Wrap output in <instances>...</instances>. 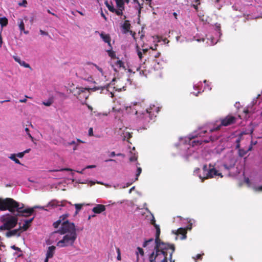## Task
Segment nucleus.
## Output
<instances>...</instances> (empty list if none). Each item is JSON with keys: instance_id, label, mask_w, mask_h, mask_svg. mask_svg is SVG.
<instances>
[{"instance_id": "1", "label": "nucleus", "mask_w": 262, "mask_h": 262, "mask_svg": "<svg viewBox=\"0 0 262 262\" xmlns=\"http://www.w3.org/2000/svg\"><path fill=\"white\" fill-rule=\"evenodd\" d=\"M4 206L2 208L3 209H8L11 213L17 212L16 216L28 217L32 215L34 211V208H25L23 204H20L18 202L12 198H7L6 201L3 203Z\"/></svg>"}, {"instance_id": "2", "label": "nucleus", "mask_w": 262, "mask_h": 262, "mask_svg": "<svg viewBox=\"0 0 262 262\" xmlns=\"http://www.w3.org/2000/svg\"><path fill=\"white\" fill-rule=\"evenodd\" d=\"M156 230V237L155 239V246L154 250L168 252L170 257L172 255L175 251V246L173 244L165 243L160 239L161 233L160 228L158 225H155Z\"/></svg>"}, {"instance_id": "3", "label": "nucleus", "mask_w": 262, "mask_h": 262, "mask_svg": "<svg viewBox=\"0 0 262 262\" xmlns=\"http://www.w3.org/2000/svg\"><path fill=\"white\" fill-rule=\"evenodd\" d=\"M104 89V87L95 86L93 88H84L83 87H76L70 89V92L76 97V98L81 102V104H86V100L88 99L90 91H96L97 90Z\"/></svg>"}, {"instance_id": "4", "label": "nucleus", "mask_w": 262, "mask_h": 262, "mask_svg": "<svg viewBox=\"0 0 262 262\" xmlns=\"http://www.w3.org/2000/svg\"><path fill=\"white\" fill-rule=\"evenodd\" d=\"M149 262H175L172 259V255L170 257L168 252L154 250L149 255Z\"/></svg>"}, {"instance_id": "5", "label": "nucleus", "mask_w": 262, "mask_h": 262, "mask_svg": "<svg viewBox=\"0 0 262 262\" xmlns=\"http://www.w3.org/2000/svg\"><path fill=\"white\" fill-rule=\"evenodd\" d=\"M1 221L3 223V225L0 226V231L10 230L15 227L17 225L18 217L16 214L12 215L10 214H7L1 217Z\"/></svg>"}, {"instance_id": "6", "label": "nucleus", "mask_w": 262, "mask_h": 262, "mask_svg": "<svg viewBox=\"0 0 262 262\" xmlns=\"http://www.w3.org/2000/svg\"><path fill=\"white\" fill-rule=\"evenodd\" d=\"M135 110H136V114H141V118L143 120V122L145 123H149L151 121H155L157 114L159 111V108L155 105L150 106L149 108L146 109L142 113L139 110H137V108H135Z\"/></svg>"}, {"instance_id": "7", "label": "nucleus", "mask_w": 262, "mask_h": 262, "mask_svg": "<svg viewBox=\"0 0 262 262\" xmlns=\"http://www.w3.org/2000/svg\"><path fill=\"white\" fill-rule=\"evenodd\" d=\"M203 176L201 174L198 175L202 182H203L206 179L212 178L214 176L223 177L222 174L216 170L214 166L211 164H209L208 167L207 165H204L203 167Z\"/></svg>"}, {"instance_id": "8", "label": "nucleus", "mask_w": 262, "mask_h": 262, "mask_svg": "<svg viewBox=\"0 0 262 262\" xmlns=\"http://www.w3.org/2000/svg\"><path fill=\"white\" fill-rule=\"evenodd\" d=\"M238 117L233 116L232 114H228L224 118H221V124L215 127H213L210 130V132L212 133L214 131L219 130L222 126H227L232 125L236 122Z\"/></svg>"}, {"instance_id": "9", "label": "nucleus", "mask_w": 262, "mask_h": 262, "mask_svg": "<svg viewBox=\"0 0 262 262\" xmlns=\"http://www.w3.org/2000/svg\"><path fill=\"white\" fill-rule=\"evenodd\" d=\"M56 232L61 235L77 234L75 224L73 223L70 222L68 220L62 223L60 228Z\"/></svg>"}, {"instance_id": "10", "label": "nucleus", "mask_w": 262, "mask_h": 262, "mask_svg": "<svg viewBox=\"0 0 262 262\" xmlns=\"http://www.w3.org/2000/svg\"><path fill=\"white\" fill-rule=\"evenodd\" d=\"M77 236V234H65L62 239L57 242V246L61 248L72 246L74 245Z\"/></svg>"}, {"instance_id": "11", "label": "nucleus", "mask_w": 262, "mask_h": 262, "mask_svg": "<svg viewBox=\"0 0 262 262\" xmlns=\"http://www.w3.org/2000/svg\"><path fill=\"white\" fill-rule=\"evenodd\" d=\"M8 231L6 233V236L7 237H10L13 236L17 235V236H19L21 233V228H18V229H15L13 230H8Z\"/></svg>"}, {"instance_id": "12", "label": "nucleus", "mask_w": 262, "mask_h": 262, "mask_svg": "<svg viewBox=\"0 0 262 262\" xmlns=\"http://www.w3.org/2000/svg\"><path fill=\"white\" fill-rule=\"evenodd\" d=\"M100 36L101 38L103 39V40L108 44V45L111 47V49H112L111 41V38L109 34H106L104 33L103 32H101L100 34Z\"/></svg>"}, {"instance_id": "13", "label": "nucleus", "mask_w": 262, "mask_h": 262, "mask_svg": "<svg viewBox=\"0 0 262 262\" xmlns=\"http://www.w3.org/2000/svg\"><path fill=\"white\" fill-rule=\"evenodd\" d=\"M105 210V206L102 204H97L93 208V211L95 213H100Z\"/></svg>"}, {"instance_id": "14", "label": "nucleus", "mask_w": 262, "mask_h": 262, "mask_svg": "<svg viewBox=\"0 0 262 262\" xmlns=\"http://www.w3.org/2000/svg\"><path fill=\"white\" fill-rule=\"evenodd\" d=\"M34 218V217H33L29 220H25V223L24 224V225L22 226H19V228H21V230H22L23 231H27L29 227L30 226V224L33 221Z\"/></svg>"}, {"instance_id": "15", "label": "nucleus", "mask_w": 262, "mask_h": 262, "mask_svg": "<svg viewBox=\"0 0 262 262\" xmlns=\"http://www.w3.org/2000/svg\"><path fill=\"white\" fill-rule=\"evenodd\" d=\"M56 247L54 246H51L48 248L46 253V257L47 258H51L53 257L55 250Z\"/></svg>"}, {"instance_id": "16", "label": "nucleus", "mask_w": 262, "mask_h": 262, "mask_svg": "<svg viewBox=\"0 0 262 262\" xmlns=\"http://www.w3.org/2000/svg\"><path fill=\"white\" fill-rule=\"evenodd\" d=\"M84 141L81 140L80 139H77L76 141H72L68 143V145H73L74 147L73 148V150H76L78 149V146L79 143H84Z\"/></svg>"}, {"instance_id": "17", "label": "nucleus", "mask_w": 262, "mask_h": 262, "mask_svg": "<svg viewBox=\"0 0 262 262\" xmlns=\"http://www.w3.org/2000/svg\"><path fill=\"white\" fill-rule=\"evenodd\" d=\"M176 234H177V235H181L182 237H181V239H184L187 237V230L185 228H180L177 230Z\"/></svg>"}, {"instance_id": "18", "label": "nucleus", "mask_w": 262, "mask_h": 262, "mask_svg": "<svg viewBox=\"0 0 262 262\" xmlns=\"http://www.w3.org/2000/svg\"><path fill=\"white\" fill-rule=\"evenodd\" d=\"M217 139V137H214V136H211L209 138V139L208 140H204L203 141H201V142H200L199 141H193V143H196L197 142L198 144H201L202 142H204L205 143H209L210 141H214L216 140Z\"/></svg>"}, {"instance_id": "19", "label": "nucleus", "mask_w": 262, "mask_h": 262, "mask_svg": "<svg viewBox=\"0 0 262 262\" xmlns=\"http://www.w3.org/2000/svg\"><path fill=\"white\" fill-rule=\"evenodd\" d=\"M20 23L19 24V28L20 30V31H23L24 33L26 34H27L29 33V32L28 31H25V24L24 23V21L22 19L20 20Z\"/></svg>"}, {"instance_id": "20", "label": "nucleus", "mask_w": 262, "mask_h": 262, "mask_svg": "<svg viewBox=\"0 0 262 262\" xmlns=\"http://www.w3.org/2000/svg\"><path fill=\"white\" fill-rule=\"evenodd\" d=\"M122 28L126 32H128L130 28V24L128 20H125L124 24L122 25Z\"/></svg>"}, {"instance_id": "21", "label": "nucleus", "mask_w": 262, "mask_h": 262, "mask_svg": "<svg viewBox=\"0 0 262 262\" xmlns=\"http://www.w3.org/2000/svg\"><path fill=\"white\" fill-rule=\"evenodd\" d=\"M124 9H125V7H123V9H122L121 8H118V9H116L115 8V10L113 12V13H115L118 16L122 15L123 11L124 10Z\"/></svg>"}, {"instance_id": "22", "label": "nucleus", "mask_w": 262, "mask_h": 262, "mask_svg": "<svg viewBox=\"0 0 262 262\" xmlns=\"http://www.w3.org/2000/svg\"><path fill=\"white\" fill-rule=\"evenodd\" d=\"M9 158L13 160L15 163H17V164H20V165H23L19 161V160L16 158V154H11L10 155V156L9 157Z\"/></svg>"}, {"instance_id": "23", "label": "nucleus", "mask_w": 262, "mask_h": 262, "mask_svg": "<svg viewBox=\"0 0 262 262\" xmlns=\"http://www.w3.org/2000/svg\"><path fill=\"white\" fill-rule=\"evenodd\" d=\"M0 24L2 27L6 26L8 24V19L6 17L0 18Z\"/></svg>"}, {"instance_id": "24", "label": "nucleus", "mask_w": 262, "mask_h": 262, "mask_svg": "<svg viewBox=\"0 0 262 262\" xmlns=\"http://www.w3.org/2000/svg\"><path fill=\"white\" fill-rule=\"evenodd\" d=\"M117 8H121L123 9L124 7V0H115Z\"/></svg>"}, {"instance_id": "25", "label": "nucleus", "mask_w": 262, "mask_h": 262, "mask_svg": "<svg viewBox=\"0 0 262 262\" xmlns=\"http://www.w3.org/2000/svg\"><path fill=\"white\" fill-rule=\"evenodd\" d=\"M105 4L106 6L107 7L108 9L111 12H113L114 11L115 8L114 7L112 3H111V4H110L107 1H105Z\"/></svg>"}, {"instance_id": "26", "label": "nucleus", "mask_w": 262, "mask_h": 262, "mask_svg": "<svg viewBox=\"0 0 262 262\" xmlns=\"http://www.w3.org/2000/svg\"><path fill=\"white\" fill-rule=\"evenodd\" d=\"M60 202L57 201H52L49 203V205L51 206H63V205L60 204Z\"/></svg>"}, {"instance_id": "27", "label": "nucleus", "mask_w": 262, "mask_h": 262, "mask_svg": "<svg viewBox=\"0 0 262 262\" xmlns=\"http://www.w3.org/2000/svg\"><path fill=\"white\" fill-rule=\"evenodd\" d=\"M115 65L119 68H121L122 67L125 68L124 67V63L120 60L117 61V62L115 63Z\"/></svg>"}, {"instance_id": "28", "label": "nucleus", "mask_w": 262, "mask_h": 262, "mask_svg": "<svg viewBox=\"0 0 262 262\" xmlns=\"http://www.w3.org/2000/svg\"><path fill=\"white\" fill-rule=\"evenodd\" d=\"M69 214H64L59 217V220H60L61 222L62 223L67 220L66 219L69 216Z\"/></svg>"}, {"instance_id": "29", "label": "nucleus", "mask_w": 262, "mask_h": 262, "mask_svg": "<svg viewBox=\"0 0 262 262\" xmlns=\"http://www.w3.org/2000/svg\"><path fill=\"white\" fill-rule=\"evenodd\" d=\"M6 200H7V198H6L5 199H2L0 198V210H1V211L8 210V209H3L2 208L3 206L5 207L4 205H3V203L6 201Z\"/></svg>"}, {"instance_id": "30", "label": "nucleus", "mask_w": 262, "mask_h": 262, "mask_svg": "<svg viewBox=\"0 0 262 262\" xmlns=\"http://www.w3.org/2000/svg\"><path fill=\"white\" fill-rule=\"evenodd\" d=\"M83 205V204H75L74 205L77 212L79 211L81 209Z\"/></svg>"}, {"instance_id": "31", "label": "nucleus", "mask_w": 262, "mask_h": 262, "mask_svg": "<svg viewBox=\"0 0 262 262\" xmlns=\"http://www.w3.org/2000/svg\"><path fill=\"white\" fill-rule=\"evenodd\" d=\"M137 250H138V252H137V259H138V256H139L138 254L140 253V254L141 255L143 256L144 255V251H143V249L140 247H138Z\"/></svg>"}, {"instance_id": "32", "label": "nucleus", "mask_w": 262, "mask_h": 262, "mask_svg": "<svg viewBox=\"0 0 262 262\" xmlns=\"http://www.w3.org/2000/svg\"><path fill=\"white\" fill-rule=\"evenodd\" d=\"M53 102V101L52 99H49L47 102H43L42 104L47 106H50Z\"/></svg>"}, {"instance_id": "33", "label": "nucleus", "mask_w": 262, "mask_h": 262, "mask_svg": "<svg viewBox=\"0 0 262 262\" xmlns=\"http://www.w3.org/2000/svg\"><path fill=\"white\" fill-rule=\"evenodd\" d=\"M21 66H23L25 68H29L30 70H32L31 67L29 65V64L26 63L25 61H22L20 64Z\"/></svg>"}, {"instance_id": "34", "label": "nucleus", "mask_w": 262, "mask_h": 262, "mask_svg": "<svg viewBox=\"0 0 262 262\" xmlns=\"http://www.w3.org/2000/svg\"><path fill=\"white\" fill-rule=\"evenodd\" d=\"M133 1L134 3L138 4V5L139 6V9H138V16L140 17V14H141V9L143 8V7L141 6L138 0H133Z\"/></svg>"}, {"instance_id": "35", "label": "nucleus", "mask_w": 262, "mask_h": 262, "mask_svg": "<svg viewBox=\"0 0 262 262\" xmlns=\"http://www.w3.org/2000/svg\"><path fill=\"white\" fill-rule=\"evenodd\" d=\"M107 52L108 53L109 56L111 57L112 58H116V54L114 51L110 50H108Z\"/></svg>"}, {"instance_id": "36", "label": "nucleus", "mask_w": 262, "mask_h": 262, "mask_svg": "<svg viewBox=\"0 0 262 262\" xmlns=\"http://www.w3.org/2000/svg\"><path fill=\"white\" fill-rule=\"evenodd\" d=\"M154 241V238H151L148 240H146V241H145V242H144L143 244V247H146L149 243L150 242H152Z\"/></svg>"}, {"instance_id": "37", "label": "nucleus", "mask_w": 262, "mask_h": 262, "mask_svg": "<svg viewBox=\"0 0 262 262\" xmlns=\"http://www.w3.org/2000/svg\"><path fill=\"white\" fill-rule=\"evenodd\" d=\"M137 70L139 71L140 75L146 76L147 73L146 70H141L140 68H138Z\"/></svg>"}, {"instance_id": "38", "label": "nucleus", "mask_w": 262, "mask_h": 262, "mask_svg": "<svg viewBox=\"0 0 262 262\" xmlns=\"http://www.w3.org/2000/svg\"><path fill=\"white\" fill-rule=\"evenodd\" d=\"M137 158H138L137 155H136L135 154H134L133 155H132L129 158V161L130 162H134V161H136L137 160Z\"/></svg>"}, {"instance_id": "39", "label": "nucleus", "mask_w": 262, "mask_h": 262, "mask_svg": "<svg viewBox=\"0 0 262 262\" xmlns=\"http://www.w3.org/2000/svg\"><path fill=\"white\" fill-rule=\"evenodd\" d=\"M62 222L60 220H58L53 224V226L55 228H57L61 224V225Z\"/></svg>"}, {"instance_id": "40", "label": "nucleus", "mask_w": 262, "mask_h": 262, "mask_svg": "<svg viewBox=\"0 0 262 262\" xmlns=\"http://www.w3.org/2000/svg\"><path fill=\"white\" fill-rule=\"evenodd\" d=\"M141 172H142V168L139 167H138L137 169V174H136V180H138V178L139 176V175L140 174V173H141Z\"/></svg>"}, {"instance_id": "41", "label": "nucleus", "mask_w": 262, "mask_h": 262, "mask_svg": "<svg viewBox=\"0 0 262 262\" xmlns=\"http://www.w3.org/2000/svg\"><path fill=\"white\" fill-rule=\"evenodd\" d=\"M204 255V253L203 254H198L195 257H193V259L195 260L196 259H202V256Z\"/></svg>"}, {"instance_id": "42", "label": "nucleus", "mask_w": 262, "mask_h": 262, "mask_svg": "<svg viewBox=\"0 0 262 262\" xmlns=\"http://www.w3.org/2000/svg\"><path fill=\"white\" fill-rule=\"evenodd\" d=\"M117 259L118 260H120L121 259V253H120V250L119 249V248H117Z\"/></svg>"}, {"instance_id": "43", "label": "nucleus", "mask_w": 262, "mask_h": 262, "mask_svg": "<svg viewBox=\"0 0 262 262\" xmlns=\"http://www.w3.org/2000/svg\"><path fill=\"white\" fill-rule=\"evenodd\" d=\"M25 131L27 133L28 136H29V137L32 140H33V137L31 136V135L30 134V132H29V129L28 128V127H26L25 128Z\"/></svg>"}, {"instance_id": "44", "label": "nucleus", "mask_w": 262, "mask_h": 262, "mask_svg": "<svg viewBox=\"0 0 262 262\" xmlns=\"http://www.w3.org/2000/svg\"><path fill=\"white\" fill-rule=\"evenodd\" d=\"M137 54L139 56V58L141 59L142 58V53L141 52V51L139 50V48L138 47V46H137Z\"/></svg>"}, {"instance_id": "45", "label": "nucleus", "mask_w": 262, "mask_h": 262, "mask_svg": "<svg viewBox=\"0 0 262 262\" xmlns=\"http://www.w3.org/2000/svg\"><path fill=\"white\" fill-rule=\"evenodd\" d=\"M13 58L14 59V60L18 62L19 64H20L21 62L23 61L20 59V58L18 57H17V56H13Z\"/></svg>"}, {"instance_id": "46", "label": "nucleus", "mask_w": 262, "mask_h": 262, "mask_svg": "<svg viewBox=\"0 0 262 262\" xmlns=\"http://www.w3.org/2000/svg\"><path fill=\"white\" fill-rule=\"evenodd\" d=\"M11 248H12V249L16 250V251H21L20 248L16 247L15 245L11 246Z\"/></svg>"}, {"instance_id": "47", "label": "nucleus", "mask_w": 262, "mask_h": 262, "mask_svg": "<svg viewBox=\"0 0 262 262\" xmlns=\"http://www.w3.org/2000/svg\"><path fill=\"white\" fill-rule=\"evenodd\" d=\"M16 157H17L19 158H21L24 156L25 155L23 151V152H19V153L16 154Z\"/></svg>"}, {"instance_id": "48", "label": "nucleus", "mask_w": 262, "mask_h": 262, "mask_svg": "<svg viewBox=\"0 0 262 262\" xmlns=\"http://www.w3.org/2000/svg\"><path fill=\"white\" fill-rule=\"evenodd\" d=\"M27 4V1L26 0H23L22 1L21 3H19V5H20V6H24V7H26Z\"/></svg>"}, {"instance_id": "49", "label": "nucleus", "mask_w": 262, "mask_h": 262, "mask_svg": "<svg viewBox=\"0 0 262 262\" xmlns=\"http://www.w3.org/2000/svg\"><path fill=\"white\" fill-rule=\"evenodd\" d=\"M239 143H240V139H237L236 141V148H239V147H240Z\"/></svg>"}, {"instance_id": "50", "label": "nucleus", "mask_w": 262, "mask_h": 262, "mask_svg": "<svg viewBox=\"0 0 262 262\" xmlns=\"http://www.w3.org/2000/svg\"><path fill=\"white\" fill-rule=\"evenodd\" d=\"M245 182L249 186L250 185V181L248 178H245Z\"/></svg>"}, {"instance_id": "51", "label": "nucleus", "mask_w": 262, "mask_h": 262, "mask_svg": "<svg viewBox=\"0 0 262 262\" xmlns=\"http://www.w3.org/2000/svg\"><path fill=\"white\" fill-rule=\"evenodd\" d=\"M254 190L256 191H262V186H260L254 188Z\"/></svg>"}, {"instance_id": "52", "label": "nucleus", "mask_w": 262, "mask_h": 262, "mask_svg": "<svg viewBox=\"0 0 262 262\" xmlns=\"http://www.w3.org/2000/svg\"><path fill=\"white\" fill-rule=\"evenodd\" d=\"M89 135L90 136H92L93 135V128H90L89 129Z\"/></svg>"}, {"instance_id": "53", "label": "nucleus", "mask_w": 262, "mask_h": 262, "mask_svg": "<svg viewBox=\"0 0 262 262\" xmlns=\"http://www.w3.org/2000/svg\"><path fill=\"white\" fill-rule=\"evenodd\" d=\"M39 32L40 33V34L42 35H47L48 34L47 32H46L42 30H40Z\"/></svg>"}, {"instance_id": "54", "label": "nucleus", "mask_w": 262, "mask_h": 262, "mask_svg": "<svg viewBox=\"0 0 262 262\" xmlns=\"http://www.w3.org/2000/svg\"><path fill=\"white\" fill-rule=\"evenodd\" d=\"M223 166L225 169L227 170H229L232 167L231 166H228L227 164H224Z\"/></svg>"}, {"instance_id": "55", "label": "nucleus", "mask_w": 262, "mask_h": 262, "mask_svg": "<svg viewBox=\"0 0 262 262\" xmlns=\"http://www.w3.org/2000/svg\"><path fill=\"white\" fill-rule=\"evenodd\" d=\"M151 224L154 225V226L155 227V225H157L156 223V220L154 218L151 220Z\"/></svg>"}, {"instance_id": "56", "label": "nucleus", "mask_w": 262, "mask_h": 262, "mask_svg": "<svg viewBox=\"0 0 262 262\" xmlns=\"http://www.w3.org/2000/svg\"><path fill=\"white\" fill-rule=\"evenodd\" d=\"M95 66H96V68L97 69V70H98L100 73H101L103 74V70H102V68H100V67H99L98 66H96V65Z\"/></svg>"}, {"instance_id": "57", "label": "nucleus", "mask_w": 262, "mask_h": 262, "mask_svg": "<svg viewBox=\"0 0 262 262\" xmlns=\"http://www.w3.org/2000/svg\"><path fill=\"white\" fill-rule=\"evenodd\" d=\"M96 167V165H89V166H87L85 168H95Z\"/></svg>"}, {"instance_id": "58", "label": "nucleus", "mask_w": 262, "mask_h": 262, "mask_svg": "<svg viewBox=\"0 0 262 262\" xmlns=\"http://www.w3.org/2000/svg\"><path fill=\"white\" fill-rule=\"evenodd\" d=\"M84 105H86L90 111H92L93 110V107L90 105H89L88 103H86V104H85Z\"/></svg>"}, {"instance_id": "59", "label": "nucleus", "mask_w": 262, "mask_h": 262, "mask_svg": "<svg viewBox=\"0 0 262 262\" xmlns=\"http://www.w3.org/2000/svg\"><path fill=\"white\" fill-rule=\"evenodd\" d=\"M243 112L244 113H245L246 114H248L250 113L249 110L248 108H246V109H245L244 111H243Z\"/></svg>"}, {"instance_id": "60", "label": "nucleus", "mask_w": 262, "mask_h": 262, "mask_svg": "<svg viewBox=\"0 0 262 262\" xmlns=\"http://www.w3.org/2000/svg\"><path fill=\"white\" fill-rule=\"evenodd\" d=\"M30 150H31V149L30 148H28V149L25 150V151H24L23 152H24V154L25 155V154L29 153Z\"/></svg>"}, {"instance_id": "61", "label": "nucleus", "mask_w": 262, "mask_h": 262, "mask_svg": "<svg viewBox=\"0 0 262 262\" xmlns=\"http://www.w3.org/2000/svg\"><path fill=\"white\" fill-rule=\"evenodd\" d=\"M101 15L102 17H103L104 18L105 20L107 19L106 17L105 16V15L103 13L102 11H101Z\"/></svg>"}, {"instance_id": "62", "label": "nucleus", "mask_w": 262, "mask_h": 262, "mask_svg": "<svg viewBox=\"0 0 262 262\" xmlns=\"http://www.w3.org/2000/svg\"><path fill=\"white\" fill-rule=\"evenodd\" d=\"M160 55V53L158 52V53H157L156 55H155V58H158Z\"/></svg>"}, {"instance_id": "63", "label": "nucleus", "mask_w": 262, "mask_h": 262, "mask_svg": "<svg viewBox=\"0 0 262 262\" xmlns=\"http://www.w3.org/2000/svg\"><path fill=\"white\" fill-rule=\"evenodd\" d=\"M26 101H27V99H24L19 100V102H21V103L26 102Z\"/></svg>"}, {"instance_id": "64", "label": "nucleus", "mask_w": 262, "mask_h": 262, "mask_svg": "<svg viewBox=\"0 0 262 262\" xmlns=\"http://www.w3.org/2000/svg\"><path fill=\"white\" fill-rule=\"evenodd\" d=\"M116 154L114 151H112L111 152V154H110V156L111 157H114L115 156H116Z\"/></svg>"}]
</instances>
